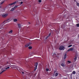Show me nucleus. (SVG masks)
I'll return each mask as SVG.
<instances>
[{"label": "nucleus", "instance_id": "nucleus-17", "mask_svg": "<svg viewBox=\"0 0 79 79\" xmlns=\"http://www.w3.org/2000/svg\"><path fill=\"white\" fill-rule=\"evenodd\" d=\"M77 60V57H75L74 58V61H76Z\"/></svg>", "mask_w": 79, "mask_h": 79}, {"label": "nucleus", "instance_id": "nucleus-20", "mask_svg": "<svg viewBox=\"0 0 79 79\" xmlns=\"http://www.w3.org/2000/svg\"><path fill=\"white\" fill-rule=\"evenodd\" d=\"M18 6H15V7H14V9H16V8L18 7Z\"/></svg>", "mask_w": 79, "mask_h": 79}, {"label": "nucleus", "instance_id": "nucleus-26", "mask_svg": "<svg viewBox=\"0 0 79 79\" xmlns=\"http://www.w3.org/2000/svg\"><path fill=\"white\" fill-rule=\"evenodd\" d=\"M58 73H56V74H55V76H58Z\"/></svg>", "mask_w": 79, "mask_h": 79}, {"label": "nucleus", "instance_id": "nucleus-12", "mask_svg": "<svg viewBox=\"0 0 79 79\" xmlns=\"http://www.w3.org/2000/svg\"><path fill=\"white\" fill-rule=\"evenodd\" d=\"M9 66H10L11 68H14V67H15V65H12L10 66V65Z\"/></svg>", "mask_w": 79, "mask_h": 79}, {"label": "nucleus", "instance_id": "nucleus-29", "mask_svg": "<svg viewBox=\"0 0 79 79\" xmlns=\"http://www.w3.org/2000/svg\"><path fill=\"white\" fill-rule=\"evenodd\" d=\"M3 3H4V1H2L1 3V5H2V4H3Z\"/></svg>", "mask_w": 79, "mask_h": 79}, {"label": "nucleus", "instance_id": "nucleus-27", "mask_svg": "<svg viewBox=\"0 0 79 79\" xmlns=\"http://www.w3.org/2000/svg\"><path fill=\"white\" fill-rule=\"evenodd\" d=\"M76 26L77 27H79V24L78 23L77 24Z\"/></svg>", "mask_w": 79, "mask_h": 79}, {"label": "nucleus", "instance_id": "nucleus-42", "mask_svg": "<svg viewBox=\"0 0 79 79\" xmlns=\"http://www.w3.org/2000/svg\"><path fill=\"white\" fill-rule=\"evenodd\" d=\"M0 8H1V6H0Z\"/></svg>", "mask_w": 79, "mask_h": 79}, {"label": "nucleus", "instance_id": "nucleus-15", "mask_svg": "<svg viewBox=\"0 0 79 79\" xmlns=\"http://www.w3.org/2000/svg\"><path fill=\"white\" fill-rule=\"evenodd\" d=\"M12 32H13V30H11L9 32V34H11Z\"/></svg>", "mask_w": 79, "mask_h": 79}, {"label": "nucleus", "instance_id": "nucleus-22", "mask_svg": "<svg viewBox=\"0 0 79 79\" xmlns=\"http://www.w3.org/2000/svg\"><path fill=\"white\" fill-rule=\"evenodd\" d=\"M61 66H63V67H64V64H61Z\"/></svg>", "mask_w": 79, "mask_h": 79}, {"label": "nucleus", "instance_id": "nucleus-28", "mask_svg": "<svg viewBox=\"0 0 79 79\" xmlns=\"http://www.w3.org/2000/svg\"><path fill=\"white\" fill-rule=\"evenodd\" d=\"M46 71H49V69H46Z\"/></svg>", "mask_w": 79, "mask_h": 79}, {"label": "nucleus", "instance_id": "nucleus-24", "mask_svg": "<svg viewBox=\"0 0 79 79\" xmlns=\"http://www.w3.org/2000/svg\"><path fill=\"white\" fill-rule=\"evenodd\" d=\"M68 47L69 48L71 47H72V45H68Z\"/></svg>", "mask_w": 79, "mask_h": 79}, {"label": "nucleus", "instance_id": "nucleus-39", "mask_svg": "<svg viewBox=\"0 0 79 79\" xmlns=\"http://www.w3.org/2000/svg\"><path fill=\"white\" fill-rule=\"evenodd\" d=\"M29 23V24H31V23H30V22H29V23Z\"/></svg>", "mask_w": 79, "mask_h": 79}, {"label": "nucleus", "instance_id": "nucleus-5", "mask_svg": "<svg viewBox=\"0 0 79 79\" xmlns=\"http://www.w3.org/2000/svg\"><path fill=\"white\" fill-rule=\"evenodd\" d=\"M8 14L7 13L3 14L2 15V18H6V17L8 16Z\"/></svg>", "mask_w": 79, "mask_h": 79}, {"label": "nucleus", "instance_id": "nucleus-35", "mask_svg": "<svg viewBox=\"0 0 79 79\" xmlns=\"http://www.w3.org/2000/svg\"><path fill=\"white\" fill-rule=\"evenodd\" d=\"M23 2H20V4H21H21H23Z\"/></svg>", "mask_w": 79, "mask_h": 79}, {"label": "nucleus", "instance_id": "nucleus-19", "mask_svg": "<svg viewBox=\"0 0 79 79\" xmlns=\"http://www.w3.org/2000/svg\"><path fill=\"white\" fill-rule=\"evenodd\" d=\"M67 63L69 64V63H71V61H69V60H68L67 61Z\"/></svg>", "mask_w": 79, "mask_h": 79}, {"label": "nucleus", "instance_id": "nucleus-43", "mask_svg": "<svg viewBox=\"0 0 79 79\" xmlns=\"http://www.w3.org/2000/svg\"><path fill=\"white\" fill-rule=\"evenodd\" d=\"M34 55H35V54H34Z\"/></svg>", "mask_w": 79, "mask_h": 79}, {"label": "nucleus", "instance_id": "nucleus-1", "mask_svg": "<svg viewBox=\"0 0 79 79\" xmlns=\"http://www.w3.org/2000/svg\"><path fill=\"white\" fill-rule=\"evenodd\" d=\"M18 2V1L17 2H15L12 3H11L8 5V7L9 8H11V7H12V6H13V5H15V4H16V3Z\"/></svg>", "mask_w": 79, "mask_h": 79}, {"label": "nucleus", "instance_id": "nucleus-18", "mask_svg": "<svg viewBox=\"0 0 79 79\" xmlns=\"http://www.w3.org/2000/svg\"><path fill=\"white\" fill-rule=\"evenodd\" d=\"M18 68H19L17 66H15V67H14V68H15V69H18Z\"/></svg>", "mask_w": 79, "mask_h": 79}, {"label": "nucleus", "instance_id": "nucleus-16", "mask_svg": "<svg viewBox=\"0 0 79 79\" xmlns=\"http://www.w3.org/2000/svg\"><path fill=\"white\" fill-rule=\"evenodd\" d=\"M18 27H19L20 28V27H21V24H18Z\"/></svg>", "mask_w": 79, "mask_h": 79}, {"label": "nucleus", "instance_id": "nucleus-4", "mask_svg": "<svg viewBox=\"0 0 79 79\" xmlns=\"http://www.w3.org/2000/svg\"><path fill=\"white\" fill-rule=\"evenodd\" d=\"M1 69L2 72H0V74H2V73H3V72H4V71H6V69L4 68H1Z\"/></svg>", "mask_w": 79, "mask_h": 79}, {"label": "nucleus", "instance_id": "nucleus-38", "mask_svg": "<svg viewBox=\"0 0 79 79\" xmlns=\"http://www.w3.org/2000/svg\"><path fill=\"white\" fill-rule=\"evenodd\" d=\"M56 56L57 57H58V56Z\"/></svg>", "mask_w": 79, "mask_h": 79}, {"label": "nucleus", "instance_id": "nucleus-7", "mask_svg": "<svg viewBox=\"0 0 79 79\" xmlns=\"http://www.w3.org/2000/svg\"><path fill=\"white\" fill-rule=\"evenodd\" d=\"M74 50V48H71L68 49L67 52H72Z\"/></svg>", "mask_w": 79, "mask_h": 79}, {"label": "nucleus", "instance_id": "nucleus-32", "mask_svg": "<svg viewBox=\"0 0 79 79\" xmlns=\"http://www.w3.org/2000/svg\"><path fill=\"white\" fill-rule=\"evenodd\" d=\"M38 2H42V0H38Z\"/></svg>", "mask_w": 79, "mask_h": 79}, {"label": "nucleus", "instance_id": "nucleus-10", "mask_svg": "<svg viewBox=\"0 0 79 79\" xmlns=\"http://www.w3.org/2000/svg\"><path fill=\"white\" fill-rule=\"evenodd\" d=\"M39 23L37 22H36L35 24V26H36V27L38 26H39Z\"/></svg>", "mask_w": 79, "mask_h": 79}, {"label": "nucleus", "instance_id": "nucleus-2", "mask_svg": "<svg viewBox=\"0 0 79 79\" xmlns=\"http://www.w3.org/2000/svg\"><path fill=\"white\" fill-rule=\"evenodd\" d=\"M19 71L22 74H24L25 73V71L21 68L19 69Z\"/></svg>", "mask_w": 79, "mask_h": 79}, {"label": "nucleus", "instance_id": "nucleus-9", "mask_svg": "<svg viewBox=\"0 0 79 79\" xmlns=\"http://www.w3.org/2000/svg\"><path fill=\"white\" fill-rule=\"evenodd\" d=\"M37 66H38V63H36L35 64V70H36V69H37Z\"/></svg>", "mask_w": 79, "mask_h": 79}, {"label": "nucleus", "instance_id": "nucleus-13", "mask_svg": "<svg viewBox=\"0 0 79 79\" xmlns=\"http://www.w3.org/2000/svg\"><path fill=\"white\" fill-rule=\"evenodd\" d=\"M15 10V8L14 7H13V8H12L11 9L10 11H14V10Z\"/></svg>", "mask_w": 79, "mask_h": 79}, {"label": "nucleus", "instance_id": "nucleus-40", "mask_svg": "<svg viewBox=\"0 0 79 79\" xmlns=\"http://www.w3.org/2000/svg\"><path fill=\"white\" fill-rule=\"evenodd\" d=\"M7 63H9V62H7Z\"/></svg>", "mask_w": 79, "mask_h": 79}, {"label": "nucleus", "instance_id": "nucleus-14", "mask_svg": "<svg viewBox=\"0 0 79 79\" xmlns=\"http://www.w3.org/2000/svg\"><path fill=\"white\" fill-rule=\"evenodd\" d=\"M13 21L14 22H16L18 21V20L16 19H14Z\"/></svg>", "mask_w": 79, "mask_h": 79}, {"label": "nucleus", "instance_id": "nucleus-25", "mask_svg": "<svg viewBox=\"0 0 79 79\" xmlns=\"http://www.w3.org/2000/svg\"><path fill=\"white\" fill-rule=\"evenodd\" d=\"M73 74H76V72H75V71H74L73 72Z\"/></svg>", "mask_w": 79, "mask_h": 79}, {"label": "nucleus", "instance_id": "nucleus-34", "mask_svg": "<svg viewBox=\"0 0 79 79\" xmlns=\"http://www.w3.org/2000/svg\"><path fill=\"white\" fill-rule=\"evenodd\" d=\"M49 37V36H47V37L46 38V39H48V38Z\"/></svg>", "mask_w": 79, "mask_h": 79}, {"label": "nucleus", "instance_id": "nucleus-6", "mask_svg": "<svg viewBox=\"0 0 79 79\" xmlns=\"http://www.w3.org/2000/svg\"><path fill=\"white\" fill-rule=\"evenodd\" d=\"M59 49L60 50H62L64 49V47L63 46H61L59 47Z\"/></svg>", "mask_w": 79, "mask_h": 79}, {"label": "nucleus", "instance_id": "nucleus-30", "mask_svg": "<svg viewBox=\"0 0 79 79\" xmlns=\"http://www.w3.org/2000/svg\"><path fill=\"white\" fill-rule=\"evenodd\" d=\"M3 28V27H2V26H0V29H2Z\"/></svg>", "mask_w": 79, "mask_h": 79}, {"label": "nucleus", "instance_id": "nucleus-3", "mask_svg": "<svg viewBox=\"0 0 79 79\" xmlns=\"http://www.w3.org/2000/svg\"><path fill=\"white\" fill-rule=\"evenodd\" d=\"M12 19H11V18H9L7 19L6 20H5L4 21V23H8V22H10V21H11Z\"/></svg>", "mask_w": 79, "mask_h": 79}, {"label": "nucleus", "instance_id": "nucleus-11", "mask_svg": "<svg viewBox=\"0 0 79 79\" xmlns=\"http://www.w3.org/2000/svg\"><path fill=\"white\" fill-rule=\"evenodd\" d=\"M6 67L5 68L6 70L7 69H9V68H10V67H9L8 65H7Z\"/></svg>", "mask_w": 79, "mask_h": 79}, {"label": "nucleus", "instance_id": "nucleus-21", "mask_svg": "<svg viewBox=\"0 0 79 79\" xmlns=\"http://www.w3.org/2000/svg\"><path fill=\"white\" fill-rule=\"evenodd\" d=\"M32 47H31V46H29V47H28V48H29V49H32Z\"/></svg>", "mask_w": 79, "mask_h": 79}, {"label": "nucleus", "instance_id": "nucleus-36", "mask_svg": "<svg viewBox=\"0 0 79 79\" xmlns=\"http://www.w3.org/2000/svg\"><path fill=\"white\" fill-rule=\"evenodd\" d=\"M73 41H72L71 43H70V44H72V43H73Z\"/></svg>", "mask_w": 79, "mask_h": 79}, {"label": "nucleus", "instance_id": "nucleus-31", "mask_svg": "<svg viewBox=\"0 0 79 79\" xmlns=\"http://www.w3.org/2000/svg\"><path fill=\"white\" fill-rule=\"evenodd\" d=\"M77 6H79V3H77Z\"/></svg>", "mask_w": 79, "mask_h": 79}, {"label": "nucleus", "instance_id": "nucleus-23", "mask_svg": "<svg viewBox=\"0 0 79 79\" xmlns=\"http://www.w3.org/2000/svg\"><path fill=\"white\" fill-rule=\"evenodd\" d=\"M66 54H65L64 56V59H66Z\"/></svg>", "mask_w": 79, "mask_h": 79}, {"label": "nucleus", "instance_id": "nucleus-8", "mask_svg": "<svg viewBox=\"0 0 79 79\" xmlns=\"http://www.w3.org/2000/svg\"><path fill=\"white\" fill-rule=\"evenodd\" d=\"M31 44H32V43H29L28 44H27L25 45V47H29V46H30V45H31Z\"/></svg>", "mask_w": 79, "mask_h": 79}, {"label": "nucleus", "instance_id": "nucleus-41", "mask_svg": "<svg viewBox=\"0 0 79 79\" xmlns=\"http://www.w3.org/2000/svg\"><path fill=\"white\" fill-rule=\"evenodd\" d=\"M54 55H56V54H54Z\"/></svg>", "mask_w": 79, "mask_h": 79}, {"label": "nucleus", "instance_id": "nucleus-33", "mask_svg": "<svg viewBox=\"0 0 79 79\" xmlns=\"http://www.w3.org/2000/svg\"><path fill=\"white\" fill-rule=\"evenodd\" d=\"M50 35H51V33H50L49 34V35H48V36L49 37V36H50Z\"/></svg>", "mask_w": 79, "mask_h": 79}, {"label": "nucleus", "instance_id": "nucleus-37", "mask_svg": "<svg viewBox=\"0 0 79 79\" xmlns=\"http://www.w3.org/2000/svg\"><path fill=\"white\" fill-rule=\"evenodd\" d=\"M65 17H64V18H66V17H67V15H65Z\"/></svg>", "mask_w": 79, "mask_h": 79}]
</instances>
